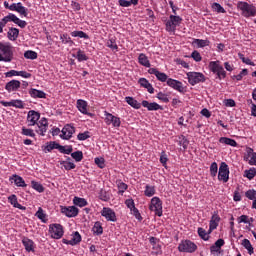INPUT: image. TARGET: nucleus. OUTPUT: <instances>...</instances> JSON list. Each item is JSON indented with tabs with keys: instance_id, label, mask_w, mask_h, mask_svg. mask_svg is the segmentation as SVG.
Masks as SVG:
<instances>
[{
	"instance_id": "a878e982",
	"label": "nucleus",
	"mask_w": 256,
	"mask_h": 256,
	"mask_svg": "<svg viewBox=\"0 0 256 256\" xmlns=\"http://www.w3.org/2000/svg\"><path fill=\"white\" fill-rule=\"evenodd\" d=\"M8 201L9 203L12 204L13 207H15V209H20V211H25V206L19 204V201L17 200V195L12 194L8 197Z\"/></svg>"
},
{
	"instance_id": "de8ad7c7",
	"label": "nucleus",
	"mask_w": 256,
	"mask_h": 256,
	"mask_svg": "<svg viewBox=\"0 0 256 256\" xmlns=\"http://www.w3.org/2000/svg\"><path fill=\"white\" fill-rule=\"evenodd\" d=\"M21 135H24L25 137H35V131L31 128L22 127Z\"/></svg>"
},
{
	"instance_id": "f257e3e1",
	"label": "nucleus",
	"mask_w": 256,
	"mask_h": 256,
	"mask_svg": "<svg viewBox=\"0 0 256 256\" xmlns=\"http://www.w3.org/2000/svg\"><path fill=\"white\" fill-rule=\"evenodd\" d=\"M11 63L13 61V46L9 42H0V62Z\"/></svg>"
},
{
	"instance_id": "dca6fc26",
	"label": "nucleus",
	"mask_w": 256,
	"mask_h": 256,
	"mask_svg": "<svg viewBox=\"0 0 256 256\" xmlns=\"http://www.w3.org/2000/svg\"><path fill=\"white\" fill-rule=\"evenodd\" d=\"M75 133V127H73L70 124H67L63 127L60 137L61 139H71L73 137V134Z\"/></svg>"
},
{
	"instance_id": "e433bc0d",
	"label": "nucleus",
	"mask_w": 256,
	"mask_h": 256,
	"mask_svg": "<svg viewBox=\"0 0 256 256\" xmlns=\"http://www.w3.org/2000/svg\"><path fill=\"white\" fill-rule=\"evenodd\" d=\"M120 7H131V5H138L139 0H118Z\"/></svg>"
},
{
	"instance_id": "c9c22d12",
	"label": "nucleus",
	"mask_w": 256,
	"mask_h": 256,
	"mask_svg": "<svg viewBox=\"0 0 256 256\" xmlns=\"http://www.w3.org/2000/svg\"><path fill=\"white\" fill-rule=\"evenodd\" d=\"M106 47L111 49V51H119V46H117V41L115 40V38H110L109 40H107Z\"/></svg>"
},
{
	"instance_id": "6e6d98bb",
	"label": "nucleus",
	"mask_w": 256,
	"mask_h": 256,
	"mask_svg": "<svg viewBox=\"0 0 256 256\" xmlns=\"http://www.w3.org/2000/svg\"><path fill=\"white\" fill-rule=\"evenodd\" d=\"M179 145L180 147H183V149H187V147H189V140H187V137H185L184 135L179 137Z\"/></svg>"
},
{
	"instance_id": "ddd939ff",
	"label": "nucleus",
	"mask_w": 256,
	"mask_h": 256,
	"mask_svg": "<svg viewBox=\"0 0 256 256\" xmlns=\"http://www.w3.org/2000/svg\"><path fill=\"white\" fill-rule=\"evenodd\" d=\"M61 213L69 218L77 217L79 215V208L75 206H61Z\"/></svg>"
},
{
	"instance_id": "9d476101",
	"label": "nucleus",
	"mask_w": 256,
	"mask_h": 256,
	"mask_svg": "<svg viewBox=\"0 0 256 256\" xmlns=\"http://www.w3.org/2000/svg\"><path fill=\"white\" fill-rule=\"evenodd\" d=\"M218 181L227 183L229 181V165L225 162H221L219 171H218Z\"/></svg>"
},
{
	"instance_id": "13d9d810",
	"label": "nucleus",
	"mask_w": 256,
	"mask_h": 256,
	"mask_svg": "<svg viewBox=\"0 0 256 256\" xmlns=\"http://www.w3.org/2000/svg\"><path fill=\"white\" fill-rule=\"evenodd\" d=\"M156 79H158V81H161V83H167L169 77L167 76V74L158 71V73L156 74Z\"/></svg>"
},
{
	"instance_id": "4d7b16f0",
	"label": "nucleus",
	"mask_w": 256,
	"mask_h": 256,
	"mask_svg": "<svg viewBox=\"0 0 256 256\" xmlns=\"http://www.w3.org/2000/svg\"><path fill=\"white\" fill-rule=\"evenodd\" d=\"M217 171H219V166H217V162H213L210 165V175H211V177H217Z\"/></svg>"
},
{
	"instance_id": "4be33fe9",
	"label": "nucleus",
	"mask_w": 256,
	"mask_h": 256,
	"mask_svg": "<svg viewBox=\"0 0 256 256\" xmlns=\"http://www.w3.org/2000/svg\"><path fill=\"white\" fill-rule=\"evenodd\" d=\"M219 221H221V217H219V214H217L216 212L212 215L211 220H210V224H209V232L211 233V231H215V229H217V227H219Z\"/></svg>"
},
{
	"instance_id": "473e14b6",
	"label": "nucleus",
	"mask_w": 256,
	"mask_h": 256,
	"mask_svg": "<svg viewBox=\"0 0 256 256\" xmlns=\"http://www.w3.org/2000/svg\"><path fill=\"white\" fill-rule=\"evenodd\" d=\"M138 63L143 65V67H151V62H149V58L144 53H141L138 57Z\"/></svg>"
},
{
	"instance_id": "0eeeda50",
	"label": "nucleus",
	"mask_w": 256,
	"mask_h": 256,
	"mask_svg": "<svg viewBox=\"0 0 256 256\" xmlns=\"http://www.w3.org/2000/svg\"><path fill=\"white\" fill-rule=\"evenodd\" d=\"M150 211H154L158 217L163 216V202L159 197H153L149 206Z\"/></svg>"
},
{
	"instance_id": "a19ab883",
	"label": "nucleus",
	"mask_w": 256,
	"mask_h": 256,
	"mask_svg": "<svg viewBox=\"0 0 256 256\" xmlns=\"http://www.w3.org/2000/svg\"><path fill=\"white\" fill-rule=\"evenodd\" d=\"M155 193H156L155 186H150V185L145 186L144 195L146 197H153Z\"/></svg>"
},
{
	"instance_id": "412c9836",
	"label": "nucleus",
	"mask_w": 256,
	"mask_h": 256,
	"mask_svg": "<svg viewBox=\"0 0 256 256\" xmlns=\"http://www.w3.org/2000/svg\"><path fill=\"white\" fill-rule=\"evenodd\" d=\"M20 87L21 82L19 80H11L6 84L5 89L8 93H12V91H17Z\"/></svg>"
},
{
	"instance_id": "09e8293b",
	"label": "nucleus",
	"mask_w": 256,
	"mask_h": 256,
	"mask_svg": "<svg viewBox=\"0 0 256 256\" xmlns=\"http://www.w3.org/2000/svg\"><path fill=\"white\" fill-rule=\"evenodd\" d=\"M71 157L76 161V163H79L83 161V152L82 151L73 152L71 153Z\"/></svg>"
},
{
	"instance_id": "0e129e2a",
	"label": "nucleus",
	"mask_w": 256,
	"mask_h": 256,
	"mask_svg": "<svg viewBox=\"0 0 256 256\" xmlns=\"http://www.w3.org/2000/svg\"><path fill=\"white\" fill-rule=\"evenodd\" d=\"M15 25H18L21 29H25L27 27V22L24 20L19 19V17L16 16L14 20Z\"/></svg>"
},
{
	"instance_id": "c756f323",
	"label": "nucleus",
	"mask_w": 256,
	"mask_h": 256,
	"mask_svg": "<svg viewBox=\"0 0 256 256\" xmlns=\"http://www.w3.org/2000/svg\"><path fill=\"white\" fill-rule=\"evenodd\" d=\"M125 101L128 103V105H130V107H133V109H141V103L131 96H127Z\"/></svg>"
},
{
	"instance_id": "423d86ee",
	"label": "nucleus",
	"mask_w": 256,
	"mask_h": 256,
	"mask_svg": "<svg viewBox=\"0 0 256 256\" xmlns=\"http://www.w3.org/2000/svg\"><path fill=\"white\" fill-rule=\"evenodd\" d=\"M188 83L192 86L199 83H205V75L201 72H188L187 74Z\"/></svg>"
},
{
	"instance_id": "cd10ccee",
	"label": "nucleus",
	"mask_w": 256,
	"mask_h": 256,
	"mask_svg": "<svg viewBox=\"0 0 256 256\" xmlns=\"http://www.w3.org/2000/svg\"><path fill=\"white\" fill-rule=\"evenodd\" d=\"M29 94L34 99H45L47 97V94L41 90H37L35 88L30 89Z\"/></svg>"
},
{
	"instance_id": "774afa93",
	"label": "nucleus",
	"mask_w": 256,
	"mask_h": 256,
	"mask_svg": "<svg viewBox=\"0 0 256 256\" xmlns=\"http://www.w3.org/2000/svg\"><path fill=\"white\" fill-rule=\"evenodd\" d=\"M256 152L253 151V148H247L246 149V155L245 160L249 162V159H252V157L255 155Z\"/></svg>"
},
{
	"instance_id": "4c0bfd02",
	"label": "nucleus",
	"mask_w": 256,
	"mask_h": 256,
	"mask_svg": "<svg viewBox=\"0 0 256 256\" xmlns=\"http://www.w3.org/2000/svg\"><path fill=\"white\" fill-rule=\"evenodd\" d=\"M73 203L77 207H87V205H88V202L85 198H79L77 196L74 197Z\"/></svg>"
},
{
	"instance_id": "72a5a7b5",
	"label": "nucleus",
	"mask_w": 256,
	"mask_h": 256,
	"mask_svg": "<svg viewBox=\"0 0 256 256\" xmlns=\"http://www.w3.org/2000/svg\"><path fill=\"white\" fill-rule=\"evenodd\" d=\"M219 143H222L223 145H230V147H237V141L228 137H221L219 139Z\"/></svg>"
},
{
	"instance_id": "052dcab7",
	"label": "nucleus",
	"mask_w": 256,
	"mask_h": 256,
	"mask_svg": "<svg viewBox=\"0 0 256 256\" xmlns=\"http://www.w3.org/2000/svg\"><path fill=\"white\" fill-rule=\"evenodd\" d=\"M62 165L66 171H71L72 169H75V167H76L75 163L70 162V161H64L62 163Z\"/></svg>"
},
{
	"instance_id": "f03ea898",
	"label": "nucleus",
	"mask_w": 256,
	"mask_h": 256,
	"mask_svg": "<svg viewBox=\"0 0 256 256\" xmlns=\"http://www.w3.org/2000/svg\"><path fill=\"white\" fill-rule=\"evenodd\" d=\"M237 8L241 11L242 17H246V19H249V17H255L256 15V7L253 4L239 1L237 3Z\"/></svg>"
},
{
	"instance_id": "69168bd1",
	"label": "nucleus",
	"mask_w": 256,
	"mask_h": 256,
	"mask_svg": "<svg viewBox=\"0 0 256 256\" xmlns=\"http://www.w3.org/2000/svg\"><path fill=\"white\" fill-rule=\"evenodd\" d=\"M191 57L194 59V61H196V63H199L203 59V57H201V53H199L197 50L192 52Z\"/></svg>"
},
{
	"instance_id": "8fccbe9b",
	"label": "nucleus",
	"mask_w": 256,
	"mask_h": 256,
	"mask_svg": "<svg viewBox=\"0 0 256 256\" xmlns=\"http://www.w3.org/2000/svg\"><path fill=\"white\" fill-rule=\"evenodd\" d=\"M238 57L241 59L242 63H245V65H251V67H255V62L251 61L249 58H246L245 55L239 53Z\"/></svg>"
},
{
	"instance_id": "2eb2a0df",
	"label": "nucleus",
	"mask_w": 256,
	"mask_h": 256,
	"mask_svg": "<svg viewBox=\"0 0 256 256\" xmlns=\"http://www.w3.org/2000/svg\"><path fill=\"white\" fill-rule=\"evenodd\" d=\"M166 83L168 87H171L175 91H178V93H183L185 91V88L183 87V83L179 80L168 78Z\"/></svg>"
},
{
	"instance_id": "a211bd4d",
	"label": "nucleus",
	"mask_w": 256,
	"mask_h": 256,
	"mask_svg": "<svg viewBox=\"0 0 256 256\" xmlns=\"http://www.w3.org/2000/svg\"><path fill=\"white\" fill-rule=\"evenodd\" d=\"M76 107L78 111H80V113H82L83 115H88L89 117L93 116V114L87 111V107H88L87 101L83 99H78L76 102Z\"/></svg>"
},
{
	"instance_id": "338daca9",
	"label": "nucleus",
	"mask_w": 256,
	"mask_h": 256,
	"mask_svg": "<svg viewBox=\"0 0 256 256\" xmlns=\"http://www.w3.org/2000/svg\"><path fill=\"white\" fill-rule=\"evenodd\" d=\"M248 70L247 69H243L238 75H234L233 79H236V81H241V79H243V77L247 76Z\"/></svg>"
},
{
	"instance_id": "5701e85b",
	"label": "nucleus",
	"mask_w": 256,
	"mask_h": 256,
	"mask_svg": "<svg viewBox=\"0 0 256 256\" xmlns=\"http://www.w3.org/2000/svg\"><path fill=\"white\" fill-rule=\"evenodd\" d=\"M63 243L65 245H79V243H81V234H79V232H75L72 235V239L71 240H67V239H63Z\"/></svg>"
},
{
	"instance_id": "7ed1b4c3",
	"label": "nucleus",
	"mask_w": 256,
	"mask_h": 256,
	"mask_svg": "<svg viewBox=\"0 0 256 256\" xmlns=\"http://www.w3.org/2000/svg\"><path fill=\"white\" fill-rule=\"evenodd\" d=\"M210 71L217 75L218 79H225L227 77V72L225 71V68L221 65V61H211L208 65Z\"/></svg>"
},
{
	"instance_id": "9b49d317",
	"label": "nucleus",
	"mask_w": 256,
	"mask_h": 256,
	"mask_svg": "<svg viewBox=\"0 0 256 256\" xmlns=\"http://www.w3.org/2000/svg\"><path fill=\"white\" fill-rule=\"evenodd\" d=\"M49 233L52 239H61L63 237V226L61 224H51L49 226Z\"/></svg>"
},
{
	"instance_id": "393cba45",
	"label": "nucleus",
	"mask_w": 256,
	"mask_h": 256,
	"mask_svg": "<svg viewBox=\"0 0 256 256\" xmlns=\"http://www.w3.org/2000/svg\"><path fill=\"white\" fill-rule=\"evenodd\" d=\"M139 85H141V87H144V89H147L148 93H155V88H153V85H151V83H149V80H147L146 78H140L138 80Z\"/></svg>"
},
{
	"instance_id": "6e6552de",
	"label": "nucleus",
	"mask_w": 256,
	"mask_h": 256,
	"mask_svg": "<svg viewBox=\"0 0 256 256\" xmlns=\"http://www.w3.org/2000/svg\"><path fill=\"white\" fill-rule=\"evenodd\" d=\"M104 117L106 125H112V127H114L115 129H119V127H121V118L107 111H104Z\"/></svg>"
},
{
	"instance_id": "603ef678",
	"label": "nucleus",
	"mask_w": 256,
	"mask_h": 256,
	"mask_svg": "<svg viewBox=\"0 0 256 256\" xmlns=\"http://www.w3.org/2000/svg\"><path fill=\"white\" fill-rule=\"evenodd\" d=\"M58 151H60V153H64L65 155H71V153H73V148L71 146L65 147L59 145Z\"/></svg>"
},
{
	"instance_id": "3c124183",
	"label": "nucleus",
	"mask_w": 256,
	"mask_h": 256,
	"mask_svg": "<svg viewBox=\"0 0 256 256\" xmlns=\"http://www.w3.org/2000/svg\"><path fill=\"white\" fill-rule=\"evenodd\" d=\"M245 197L249 199L250 201H256V190L255 189H250L245 192Z\"/></svg>"
},
{
	"instance_id": "e2e57ef3",
	"label": "nucleus",
	"mask_w": 256,
	"mask_h": 256,
	"mask_svg": "<svg viewBox=\"0 0 256 256\" xmlns=\"http://www.w3.org/2000/svg\"><path fill=\"white\" fill-rule=\"evenodd\" d=\"M91 137V135L89 134V131L83 132V133H79L77 135V139L79 141H87V139H89Z\"/></svg>"
},
{
	"instance_id": "680f3d73",
	"label": "nucleus",
	"mask_w": 256,
	"mask_h": 256,
	"mask_svg": "<svg viewBox=\"0 0 256 256\" xmlns=\"http://www.w3.org/2000/svg\"><path fill=\"white\" fill-rule=\"evenodd\" d=\"M35 216L40 219L41 221H45L47 215L43 211V208L39 207L38 211L36 212Z\"/></svg>"
},
{
	"instance_id": "2f4dec72",
	"label": "nucleus",
	"mask_w": 256,
	"mask_h": 256,
	"mask_svg": "<svg viewBox=\"0 0 256 256\" xmlns=\"http://www.w3.org/2000/svg\"><path fill=\"white\" fill-rule=\"evenodd\" d=\"M53 149H59V143L49 142L45 146L42 147V150L45 153H51V151H53Z\"/></svg>"
},
{
	"instance_id": "39448f33",
	"label": "nucleus",
	"mask_w": 256,
	"mask_h": 256,
	"mask_svg": "<svg viewBox=\"0 0 256 256\" xmlns=\"http://www.w3.org/2000/svg\"><path fill=\"white\" fill-rule=\"evenodd\" d=\"M5 9H9V11H16V13H19L21 17H27L29 15V10L23 6V3H12L8 4V2H4Z\"/></svg>"
},
{
	"instance_id": "79ce46f5",
	"label": "nucleus",
	"mask_w": 256,
	"mask_h": 256,
	"mask_svg": "<svg viewBox=\"0 0 256 256\" xmlns=\"http://www.w3.org/2000/svg\"><path fill=\"white\" fill-rule=\"evenodd\" d=\"M92 231L95 235H103V226H101V222H96L92 228Z\"/></svg>"
},
{
	"instance_id": "c03bdc74",
	"label": "nucleus",
	"mask_w": 256,
	"mask_h": 256,
	"mask_svg": "<svg viewBox=\"0 0 256 256\" xmlns=\"http://www.w3.org/2000/svg\"><path fill=\"white\" fill-rule=\"evenodd\" d=\"M70 35L71 37H79V39H89V35L83 31H73Z\"/></svg>"
},
{
	"instance_id": "864d4df0",
	"label": "nucleus",
	"mask_w": 256,
	"mask_h": 256,
	"mask_svg": "<svg viewBox=\"0 0 256 256\" xmlns=\"http://www.w3.org/2000/svg\"><path fill=\"white\" fill-rule=\"evenodd\" d=\"M24 57H25V59L35 60V59H37L38 55H37V52H35L33 50H28L24 53Z\"/></svg>"
},
{
	"instance_id": "bf43d9fd",
	"label": "nucleus",
	"mask_w": 256,
	"mask_h": 256,
	"mask_svg": "<svg viewBox=\"0 0 256 256\" xmlns=\"http://www.w3.org/2000/svg\"><path fill=\"white\" fill-rule=\"evenodd\" d=\"M198 235H199V237H201V239H203L204 241H209V234L207 233V231H205V229H203V228H198Z\"/></svg>"
},
{
	"instance_id": "f8f14e48",
	"label": "nucleus",
	"mask_w": 256,
	"mask_h": 256,
	"mask_svg": "<svg viewBox=\"0 0 256 256\" xmlns=\"http://www.w3.org/2000/svg\"><path fill=\"white\" fill-rule=\"evenodd\" d=\"M101 215L106 219V221H111L112 223L117 222V214H115V211L109 207H104L101 210Z\"/></svg>"
},
{
	"instance_id": "4468645a",
	"label": "nucleus",
	"mask_w": 256,
	"mask_h": 256,
	"mask_svg": "<svg viewBox=\"0 0 256 256\" xmlns=\"http://www.w3.org/2000/svg\"><path fill=\"white\" fill-rule=\"evenodd\" d=\"M41 119V114L35 110H30L27 114V123L28 127H34V125H37V121Z\"/></svg>"
},
{
	"instance_id": "f3484780",
	"label": "nucleus",
	"mask_w": 256,
	"mask_h": 256,
	"mask_svg": "<svg viewBox=\"0 0 256 256\" xmlns=\"http://www.w3.org/2000/svg\"><path fill=\"white\" fill-rule=\"evenodd\" d=\"M37 125H38L37 133L42 137H45V134L47 133V129H49V122L47 121V118H42L37 123Z\"/></svg>"
},
{
	"instance_id": "aec40b11",
	"label": "nucleus",
	"mask_w": 256,
	"mask_h": 256,
	"mask_svg": "<svg viewBox=\"0 0 256 256\" xmlns=\"http://www.w3.org/2000/svg\"><path fill=\"white\" fill-rule=\"evenodd\" d=\"M142 107H145L148 111H159V109L163 110V106L159 105L157 102L149 103L147 100L142 101Z\"/></svg>"
},
{
	"instance_id": "49530a36",
	"label": "nucleus",
	"mask_w": 256,
	"mask_h": 256,
	"mask_svg": "<svg viewBox=\"0 0 256 256\" xmlns=\"http://www.w3.org/2000/svg\"><path fill=\"white\" fill-rule=\"evenodd\" d=\"M116 183H117V187L120 195H123L125 191H127V188H128L127 184H125V182L121 180H118Z\"/></svg>"
},
{
	"instance_id": "7c9ffc66",
	"label": "nucleus",
	"mask_w": 256,
	"mask_h": 256,
	"mask_svg": "<svg viewBox=\"0 0 256 256\" xmlns=\"http://www.w3.org/2000/svg\"><path fill=\"white\" fill-rule=\"evenodd\" d=\"M210 41L209 40H203V39H194L192 42V45L198 47L199 49L203 48V47H209L210 45Z\"/></svg>"
},
{
	"instance_id": "bb28decb",
	"label": "nucleus",
	"mask_w": 256,
	"mask_h": 256,
	"mask_svg": "<svg viewBox=\"0 0 256 256\" xmlns=\"http://www.w3.org/2000/svg\"><path fill=\"white\" fill-rule=\"evenodd\" d=\"M10 181H14L16 187H27V184L25 183L23 177L17 174L12 175V177H10Z\"/></svg>"
},
{
	"instance_id": "c85d7f7f",
	"label": "nucleus",
	"mask_w": 256,
	"mask_h": 256,
	"mask_svg": "<svg viewBox=\"0 0 256 256\" xmlns=\"http://www.w3.org/2000/svg\"><path fill=\"white\" fill-rule=\"evenodd\" d=\"M9 41H17V38L19 37V29L17 28H9L7 33Z\"/></svg>"
},
{
	"instance_id": "58836bf2",
	"label": "nucleus",
	"mask_w": 256,
	"mask_h": 256,
	"mask_svg": "<svg viewBox=\"0 0 256 256\" xmlns=\"http://www.w3.org/2000/svg\"><path fill=\"white\" fill-rule=\"evenodd\" d=\"M242 245L246 250L248 251L249 255H253L255 253V250L253 248V245H251V241L249 239H244L242 241Z\"/></svg>"
},
{
	"instance_id": "ea45409f",
	"label": "nucleus",
	"mask_w": 256,
	"mask_h": 256,
	"mask_svg": "<svg viewBox=\"0 0 256 256\" xmlns=\"http://www.w3.org/2000/svg\"><path fill=\"white\" fill-rule=\"evenodd\" d=\"M17 18V15L13 13H9L7 16L1 19V22L4 24V26L7 25V23H15V19Z\"/></svg>"
},
{
	"instance_id": "6ab92c4d",
	"label": "nucleus",
	"mask_w": 256,
	"mask_h": 256,
	"mask_svg": "<svg viewBox=\"0 0 256 256\" xmlns=\"http://www.w3.org/2000/svg\"><path fill=\"white\" fill-rule=\"evenodd\" d=\"M223 245H225V240L223 239H218L214 245H212L210 247V253L212 255H215V253L221 254L223 253V250H221V247H223Z\"/></svg>"
},
{
	"instance_id": "20e7f679",
	"label": "nucleus",
	"mask_w": 256,
	"mask_h": 256,
	"mask_svg": "<svg viewBox=\"0 0 256 256\" xmlns=\"http://www.w3.org/2000/svg\"><path fill=\"white\" fill-rule=\"evenodd\" d=\"M183 18L176 15H170L169 19L165 23L166 31L168 33H175L177 31V27L182 23Z\"/></svg>"
},
{
	"instance_id": "a18cd8bd",
	"label": "nucleus",
	"mask_w": 256,
	"mask_h": 256,
	"mask_svg": "<svg viewBox=\"0 0 256 256\" xmlns=\"http://www.w3.org/2000/svg\"><path fill=\"white\" fill-rule=\"evenodd\" d=\"M31 185L32 189H34V191H37L38 193H43V191H45V187H43L42 184L37 181H32Z\"/></svg>"
},
{
	"instance_id": "b1692460",
	"label": "nucleus",
	"mask_w": 256,
	"mask_h": 256,
	"mask_svg": "<svg viewBox=\"0 0 256 256\" xmlns=\"http://www.w3.org/2000/svg\"><path fill=\"white\" fill-rule=\"evenodd\" d=\"M22 245L25 247V250L28 252V253H31V251H35V242H33V240L27 238V237H24L22 239Z\"/></svg>"
},
{
	"instance_id": "1a4fd4ad",
	"label": "nucleus",
	"mask_w": 256,
	"mask_h": 256,
	"mask_svg": "<svg viewBox=\"0 0 256 256\" xmlns=\"http://www.w3.org/2000/svg\"><path fill=\"white\" fill-rule=\"evenodd\" d=\"M178 251L182 253H195L197 251V245L191 240H184L179 244Z\"/></svg>"
},
{
	"instance_id": "5fc2aeb1",
	"label": "nucleus",
	"mask_w": 256,
	"mask_h": 256,
	"mask_svg": "<svg viewBox=\"0 0 256 256\" xmlns=\"http://www.w3.org/2000/svg\"><path fill=\"white\" fill-rule=\"evenodd\" d=\"M212 9L216 13H227V11H225V8H223V6H221V4H219L217 2L212 4Z\"/></svg>"
},
{
	"instance_id": "37998d69",
	"label": "nucleus",
	"mask_w": 256,
	"mask_h": 256,
	"mask_svg": "<svg viewBox=\"0 0 256 256\" xmlns=\"http://www.w3.org/2000/svg\"><path fill=\"white\" fill-rule=\"evenodd\" d=\"M256 175V169L255 168H250L249 170L244 171V177L248 178L249 181L253 180Z\"/></svg>"
},
{
	"instance_id": "f704fd0d",
	"label": "nucleus",
	"mask_w": 256,
	"mask_h": 256,
	"mask_svg": "<svg viewBox=\"0 0 256 256\" xmlns=\"http://www.w3.org/2000/svg\"><path fill=\"white\" fill-rule=\"evenodd\" d=\"M73 57H75V59H77L79 63L87 61L89 59V57H87V54H85V52L81 49H78L76 55H73Z\"/></svg>"
}]
</instances>
